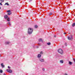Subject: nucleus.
<instances>
[{"instance_id":"nucleus-1","label":"nucleus","mask_w":75,"mask_h":75,"mask_svg":"<svg viewBox=\"0 0 75 75\" xmlns=\"http://www.w3.org/2000/svg\"><path fill=\"white\" fill-rule=\"evenodd\" d=\"M33 31V29L30 28H28V34H31Z\"/></svg>"},{"instance_id":"nucleus-2","label":"nucleus","mask_w":75,"mask_h":75,"mask_svg":"<svg viewBox=\"0 0 75 75\" xmlns=\"http://www.w3.org/2000/svg\"><path fill=\"white\" fill-rule=\"evenodd\" d=\"M58 52L59 53H60V54H63V51H62V50L61 49L58 50Z\"/></svg>"},{"instance_id":"nucleus-3","label":"nucleus","mask_w":75,"mask_h":75,"mask_svg":"<svg viewBox=\"0 0 75 75\" xmlns=\"http://www.w3.org/2000/svg\"><path fill=\"white\" fill-rule=\"evenodd\" d=\"M6 71H7V72H8L11 74L13 72V71L11 69H7L6 70Z\"/></svg>"},{"instance_id":"nucleus-4","label":"nucleus","mask_w":75,"mask_h":75,"mask_svg":"<svg viewBox=\"0 0 75 75\" xmlns=\"http://www.w3.org/2000/svg\"><path fill=\"white\" fill-rule=\"evenodd\" d=\"M39 61H41V62H44L45 61L43 59H39Z\"/></svg>"},{"instance_id":"nucleus-5","label":"nucleus","mask_w":75,"mask_h":75,"mask_svg":"<svg viewBox=\"0 0 75 75\" xmlns=\"http://www.w3.org/2000/svg\"><path fill=\"white\" fill-rule=\"evenodd\" d=\"M41 55L40 54H38V58H41Z\"/></svg>"},{"instance_id":"nucleus-6","label":"nucleus","mask_w":75,"mask_h":75,"mask_svg":"<svg viewBox=\"0 0 75 75\" xmlns=\"http://www.w3.org/2000/svg\"><path fill=\"white\" fill-rule=\"evenodd\" d=\"M1 66L2 68H4V65H3V63H1Z\"/></svg>"},{"instance_id":"nucleus-7","label":"nucleus","mask_w":75,"mask_h":75,"mask_svg":"<svg viewBox=\"0 0 75 75\" xmlns=\"http://www.w3.org/2000/svg\"><path fill=\"white\" fill-rule=\"evenodd\" d=\"M6 20L7 21H8V22L10 21V18L9 17Z\"/></svg>"},{"instance_id":"nucleus-8","label":"nucleus","mask_w":75,"mask_h":75,"mask_svg":"<svg viewBox=\"0 0 75 75\" xmlns=\"http://www.w3.org/2000/svg\"><path fill=\"white\" fill-rule=\"evenodd\" d=\"M10 44V42L7 41V42H5V44H7L8 45V44Z\"/></svg>"},{"instance_id":"nucleus-9","label":"nucleus","mask_w":75,"mask_h":75,"mask_svg":"<svg viewBox=\"0 0 75 75\" xmlns=\"http://www.w3.org/2000/svg\"><path fill=\"white\" fill-rule=\"evenodd\" d=\"M4 18L5 19H7L8 18V16L7 15H6L4 16Z\"/></svg>"},{"instance_id":"nucleus-10","label":"nucleus","mask_w":75,"mask_h":75,"mask_svg":"<svg viewBox=\"0 0 75 75\" xmlns=\"http://www.w3.org/2000/svg\"><path fill=\"white\" fill-rule=\"evenodd\" d=\"M39 41L40 42H43L42 40L41 39H39Z\"/></svg>"},{"instance_id":"nucleus-11","label":"nucleus","mask_w":75,"mask_h":75,"mask_svg":"<svg viewBox=\"0 0 75 75\" xmlns=\"http://www.w3.org/2000/svg\"><path fill=\"white\" fill-rule=\"evenodd\" d=\"M68 39L69 40H72V39H71V38H70V37H68Z\"/></svg>"},{"instance_id":"nucleus-12","label":"nucleus","mask_w":75,"mask_h":75,"mask_svg":"<svg viewBox=\"0 0 75 75\" xmlns=\"http://www.w3.org/2000/svg\"><path fill=\"white\" fill-rule=\"evenodd\" d=\"M60 62L61 64H63L64 63V61L63 60H60Z\"/></svg>"},{"instance_id":"nucleus-13","label":"nucleus","mask_w":75,"mask_h":75,"mask_svg":"<svg viewBox=\"0 0 75 75\" xmlns=\"http://www.w3.org/2000/svg\"><path fill=\"white\" fill-rule=\"evenodd\" d=\"M7 5V6H9V4H8V3L7 2L5 4V5Z\"/></svg>"},{"instance_id":"nucleus-14","label":"nucleus","mask_w":75,"mask_h":75,"mask_svg":"<svg viewBox=\"0 0 75 75\" xmlns=\"http://www.w3.org/2000/svg\"><path fill=\"white\" fill-rule=\"evenodd\" d=\"M69 62L70 65H72V62H71L69 61Z\"/></svg>"},{"instance_id":"nucleus-15","label":"nucleus","mask_w":75,"mask_h":75,"mask_svg":"<svg viewBox=\"0 0 75 75\" xmlns=\"http://www.w3.org/2000/svg\"><path fill=\"white\" fill-rule=\"evenodd\" d=\"M75 25V23H73L72 25V27H74Z\"/></svg>"},{"instance_id":"nucleus-16","label":"nucleus","mask_w":75,"mask_h":75,"mask_svg":"<svg viewBox=\"0 0 75 75\" xmlns=\"http://www.w3.org/2000/svg\"><path fill=\"white\" fill-rule=\"evenodd\" d=\"M0 73H3V70H2V69L0 70Z\"/></svg>"},{"instance_id":"nucleus-17","label":"nucleus","mask_w":75,"mask_h":75,"mask_svg":"<svg viewBox=\"0 0 75 75\" xmlns=\"http://www.w3.org/2000/svg\"><path fill=\"white\" fill-rule=\"evenodd\" d=\"M7 13H10L11 12V11L10 10H9L8 11H7Z\"/></svg>"},{"instance_id":"nucleus-18","label":"nucleus","mask_w":75,"mask_h":75,"mask_svg":"<svg viewBox=\"0 0 75 75\" xmlns=\"http://www.w3.org/2000/svg\"><path fill=\"white\" fill-rule=\"evenodd\" d=\"M8 24H9V26H11V24H10V22H9L8 23Z\"/></svg>"},{"instance_id":"nucleus-19","label":"nucleus","mask_w":75,"mask_h":75,"mask_svg":"<svg viewBox=\"0 0 75 75\" xmlns=\"http://www.w3.org/2000/svg\"><path fill=\"white\" fill-rule=\"evenodd\" d=\"M38 27V26H37V25H35V28H37Z\"/></svg>"},{"instance_id":"nucleus-20","label":"nucleus","mask_w":75,"mask_h":75,"mask_svg":"<svg viewBox=\"0 0 75 75\" xmlns=\"http://www.w3.org/2000/svg\"><path fill=\"white\" fill-rule=\"evenodd\" d=\"M47 44L48 45H50L51 44V42H49L47 43Z\"/></svg>"},{"instance_id":"nucleus-21","label":"nucleus","mask_w":75,"mask_h":75,"mask_svg":"<svg viewBox=\"0 0 75 75\" xmlns=\"http://www.w3.org/2000/svg\"><path fill=\"white\" fill-rule=\"evenodd\" d=\"M8 69H10V68H11V67H10V66H8Z\"/></svg>"},{"instance_id":"nucleus-22","label":"nucleus","mask_w":75,"mask_h":75,"mask_svg":"<svg viewBox=\"0 0 75 75\" xmlns=\"http://www.w3.org/2000/svg\"><path fill=\"white\" fill-rule=\"evenodd\" d=\"M11 14V13H8V16H10V15Z\"/></svg>"},{"instance_id":"nucleus-23","label":"nucleus","mask_w":75,"mask_h":75,"mask_svg":"<svg viewBox=\"0 0 75 75\" xmlns=\"http://www.w3.org/2000/svg\"><path fill=\"white\" fill-rule=\"evenodd\" d=\"M70 37H71V39H72V35H70Z\"/></svg>"},{"instance_id":"nucleus-24","label":"nucleus","mask_w":75,"mask_h":75,"mask_svg":"<svg viewBox=\"0 0 75 75\" xmlns=\"http://www.w3.org/2000/svg\"><path fill=\"white\" fill-rule=\"evenodd\" d=\"M40 54H43V52H40Z\"/></svg>"},{"instance_id":"nucleus-25","label":"nucleus","mask_w":75,"mask_h":75,"mask_svg":"<svg viewBox=\"0 0 75 75\" xmlns=\"http://www.w3.org/2000/svg\"><path fill=\"white\" fill-rule=\"evenodd\" d=\"M0 1H1V2H3L4 1V0H0Z\"/></svg>"},{"instance_id":"nucleus-26","label":"nucleus","mask_w":75,"mask_h":75,"mask_svg":"<svg viewBox=\"0 0 75 75\" xmlns=\"http://www.w3.org/2000/svg\"><path fill=\"white\" fill-rule=\"evenodd\" d=\"M52 13H50L49 15L50 16H51V15H52Z\"/></svg>"},{"instance_id":"nucleus-27","label":"nucleus","mask_w":75,"mask_h":75,"mask_svg":"<svg viewBox=\"0 0 75 75\" xmlns=\"http://www.w3.org/2000/svg\"><path fill=\"white\" fill-rule=\"evenodd\" d=\"M1 3H2V2L0 3V5H1V6H2V5H3V4Z\"/></svg>"},{"instance_id":"nucleus-28","label":"nucleus","mask_w":75,"mask_h":75,"mask_svg":"<svg viewBox=\"0 0 75 75\" xmlns=\"http://www.w3.org/2000/svg\"><path fill=\"white\" fill-rule=\"evenodd\" d=\"M65 45L66 46H67V43H65Z\"/></svg>"},{"instance_id":"nucleus-29","label":"nucleus","mask_w":75,"mask_h":75,"mask_svg":"<svg viewBox=\"0 0 75 75\" xmlns=\"http://www.w3.org/2000/svg\"><path fill=\"white\" fill-rule=\"evenodd\" d=\"M73 60L74 61V62L75 63V58H73Z\"/></svg>"},{"instance_id":"nucleus-30","label":"nucleus","mask_w":75,"mask_h":75,"mask_svg":"<svg viewBox=\"0 0 75 75\" xmlns=\"http://www.w3.org/2000/svg\"><path fill=\"white\" fill-rule=\"evenodd\" d=\"M42 70H43V71H45V69L43 68L42 69Z\"/></svg>"},{"instance_id":"nucleus-31","label":"nucleus","mask_w":75,"mask_h":75,"mask_svg":"<svg viewBox=\"0 0 75 75\" xmlns=\"http://www.w3.org/2000/svg\"><path fill=\"white\" fill-rule=\"evenodd\" d=\"M56 36L55 35L54 36V37L55 38H56Z\"/></svg>"},{"instance_id":"nucleus-32","label":"nucleus","mask_w":75,"mask_h":75,"mask_svg":"<svg viewBox=\"0 0 75 75\" xmlns=\"http://www.w3.org/2000/svg\"><path fill=\"white\" fill-rule=\"evenodd\" d=\"M39 45H41V44H40V43H39L38 44Z\"/></svg>"},{"instance_id":"nucleus-33","label":"nucleus","mask_w":75,"mask_h":75,"mask_svg":"<svg viewBox=\"0 0 75 75\" xmlns=\"http://www.w3.org/2000/svg\"><path fill=\"white\" fill-rule=\"evenodd\" d=\"M36 48H39V47H38V46H37Z\"/></svg>"},{"instance_id":"nucleus-34","label":"nucleus","mask_w":75,"mask_h":75,"mask_svg":"<svg viewBox=\"0 0 75 75\" xmlns=\"http://www.w3.org/2000/svg\"><path fill=\"white\" fill-rule=\"evenodd\" d=\"M67 75L68 74L66 73L65 74V75Z\"/></svg>"},{"instance_id":"nucleus-35","label":"nucleus","mask_w":75,"mask_h":75,"mask_svg":"<svg viewBox=\"0 0 75 75\" xmlns=\"http://www.w3.org/2000/svg\"><path fill=\"white\" fill-rule=\"evenodd\" d=\"M30 1H32V0H29Z\"/></svg>"},{"instance_id":"nucleus-36","label":"nucleus","mask_w":75,"mask_h":75,"mask_svg":"<svg viewBox=\"0 0 75 75\" xmlns=\"http://www.w3.org/2000/svg\"><path fill=\"white\" fill-rule=\"evenodd\" d=\"M4 75H6L5 73L4 74Z\"/></svg>"},{"instance_id":"nucleus-37","label":"nucleus","mask_w":75,"mask_h":75,"mask_svg":"<svg viewBox=\"0 0 75 75\" xmlns=\"http://www.w3.org/2000/svg\"><path fill=\"white\" fill-rule=\"evenodd\" d=\"M64 34H66V33H64Z\"/></svg>"},{"instance_id":"nucleus-38","label":"nucleus","mask_w":75,"mask_h":75,"mask_svg":"<svg viewBox=\"0 0 75 75\" xmlns=\"http://www.w3.org/2000/svg\"><path fill=\"white\" fill-rule=\"evenodd\" d=\"M1 9V7H0V10Z\"/></svg>"},{"instance_id":"nucleus-39","label":"nucleus","mask_w":75,"mask_h":75,"mask_svg":"<svg viewBox=\"0 0 75 75\" xmlns=\"http://www.w3.org/2000/svg\"><path fill=\"white\" fill-rule=\"evenodd\" d=\"M1 56V55H0V57Z\"/></svg>"},{"instance_id":"nucleus-40","label":"nucleus","mask_w":75,"mask_h":75,"mask_svg":"<svg viewBox=\"0 0 75 75\" xmlns=\"http://www.w3.org/2000/svg\"><path fill=\"white\" fill-rule=\"evenodd\" d=\"M24 38H25V37H24Z\"/></svg>"}]
</instances>
